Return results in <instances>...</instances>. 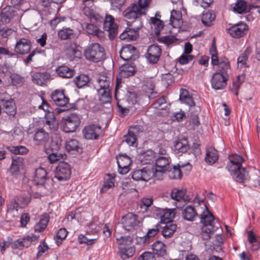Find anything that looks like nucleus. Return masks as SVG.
<instances>
[{
	"label": "nucleus",
	"instance_id": "obj_1",
	"mask_svg": "<svg viewBox=\"0 0 260 260\" xmlns=\"http://www.w3.org/2000/svg\"><path fill=\"white\" fill-rule=\"evenodd\" d=\"M211 56V63L217 66L218 69L213 74L211 79L212 88L215 90L223 89L227 85L231 72V66L228 59L225 57L218 56V53L215 44H212L209 50Z\"/></svg>",
	"mask_w": 260,
	"mask_h": 260
},
{
	"label": "nucleus",
	"instance_id": "obj_64",
	"mask_svg": "<svg viewBox=\"0 0 260 260\" xmlns=\"http://www.w3.org/2000/svg\"><path fill=\"white\" fill-rule=\"evenodd\" d=\"M138 260H156L153 252L145 251L138 258Z\"/></svg>",
	"mask_w": 260,
	"mask_h": 260
},
{
	"label": "nucleus",
	"instance_id": "obj_31",
	"mask_svg": "<svg viewBox=\"0 0 260 260\" xmlns=\"http://www.w3.org/2000/svg\"><path fill=\"white\" fill-rule=\"evenodd\" d=\"M183 218L187 221H194L198 216V214L194 207L191 205H187L183 209L182 213Z\"/></svg>",
	"mask_w": 260,
	"mask_h": 260
},
{
	"label": "nucleus",
	"instance_id": "obj_33",
	"mask_svg": "<svg viewBox=\"0 0 260 260\" xmlns=\"http://www.w3.org/2000/svg\"><path fill=\"white\" fill-rule=\"evenodd\" d=\"M179 99L182 103L185 104L190 107H194L196 105L192 96L185 89L181 88L180 89Z\"/></svg>",
	"mask_w": 260,
	"mask_h": 260
},
{
	"label": "nucleus",
	"instance_id": "obj_32",
	"mask_svg": "<svg viewBox=\"0 0 260 260\" xmlns=\"http://www.w3.org/2000/svg\"><path fill=\"white\" fill-rule=\"evenodd\" d=\"M175 209H162L160 211L161 222L170 223L175 215Z\"/></svg>",
	"mask_w": 260,
	"mask_h": 260
},
{
	"label": "nucleus",
	"instance_id": "obj_48",
	"mask_svg": "<svg viewBox=\"0 0 260 260\" xmlns=\"http://www.w3.org/2000/svg\"><path fill=\"white\" fill-rule=\"evenodd\" d=\"M74 81L76 86L80 88L87 84L89 81V78L88 75L81 74L77 76Z\"/></svg>",
	"mask_w": 260,
	"mask_h": 260
},
{
	"label": "nucleus",
	"instance_id": "obj_55",
	"mask_svg": "<svg viewBox=\"0 0 260 260\" xmlns=\"http://www.w3.org/2000/svg\"><path fill=\"white\" fill-rule=\"evenodd\" d=\"M141 162L145 161H156L157 159L156 153L152 150H147L141 154Z\"/></svg>",
	"mask_w": 260,
	"mask_h": 260
},
{
	"label": "nucleus",
	"instance_id": "obj_11",
	"mask_svg": "<svg viewBox=\"0 0 260 260\" xmlns=\"http://www.w3.org/2000/svg\"><path fill=\"white\" fill-rule=\"evenodd\" d=\"M71 176V169L69 164H58L54 172V177L59 181L69 180Z\"/></svg>",
	"mask_w": 260,
	"mask_h": 260
},
{
	"label": "nucleus",
	"instance_id": "obj_6",
	"mask_svg": "<svg viewBox=\"0 0 260 260\" xmlns=\"http://www.w3.org/2000/svg\"><path fill=\"white\" fill-rule=\"evenodd\" d=\"M47 174L44 168H37L35 171L34 181L36 185L44 186L48 191H50L54 185V181L52 178L48 177Z\"/></svg>",
	"mask_w": 260,
	"mask_h": 260
},
{
	"label": "nucleus",
	"instance_id": "obj_27",
	"mask_svg": "<svg viewBox=\"0 0 260 260\" xmlns=\"http://www.w3.org/2000/svg\"><path fill=\"white\" fill-rule=\"evenodd\" d=\"M152 252L157 257H162L167 254L166 245L161 241L157 240L152 245Z\"/></svg>",
	"mask_w": 260,
	"mask_h": 260
},
{
	"label": "nucleus",
	"instance_id": "obj_53",
	"mask_svg": "<svg viewBox=\"0 0 260 260\" xmlns=\"http://www.w3.org/2000/svg\"><path fill=\"white\" fill-rule=\"evenodd\" d=\"M158 154L159 156L157 157L155 162L159 161H164V162H171L172 160L170 157L169 154L167 153V151L164 148H160L158 151Z\"/></svg>",
	"mask_w": 260,
	"mask_h": 260
},
{
	"label": "nucleus",
	"instance_id": "obj_41",
	"mask_svg": "<svg viewBox=\"0 0 260 260\" xmlns=\"http://www.w3.org/2000/svg\"><path fill=\"white\" fill-rule=\"evenodd\" d=\"M57 74L61 78H70L74 75V71L66 66H61L56 69Z\"/></svg>",
	"mask_w": 260,
	"mask_h": 260
},
{
	"label": "nucleus",
	"instance_id": "obj_62",
	"mask_svg": "<svg viewBox=\"0 0 260 260\" xmlns=\"http://www.w3.org/2000/svg\"><path fill=\"white\" fill-rule=\"evenodd\" d=\"M68 234V232L64 228L60 229L57 232L55 240L57 245H59L62 242V240L64 239Z\"/></svg>",
	"mask_w": 260,
	"mask_h": 260
},
{
	"label": "nucleus",
	"instance_id": "obj_52",
	"mask_svg": "<svg viewBox=\"0 0 260 260\" xmlns=\"http://www.w3.org/2000/svg\"><path fill=\"white\" fill-rule=\"evenodd\" d=\"M243 82V79L240 75L237 76L236 79L233 81L230 90L235 95L237 96L238 95V90L240 89Z\"/></svg>",
	"mask_w": 260,
	"mask_h": 260
},
{
	"label": "nucleus",
	"instance_id": "obj_57",
	"mask_svg": "<svg viewBox=\"0 0 260 260\" xmlns=\"http://www.w3.org/2000/svg\"><path fill=\"white\" fill-rule=\"evenodd\" d=\"M23 169V164H11L9 171L12 176L17 177Z\"/></svg>",
	"mask_w": 260,
	"mask_h": 260
},
{
	"label": "nucleus",
	"instance_id": "obj_19",
	"mask_svg": "<svg viewBox=\"0 0 260 260\" xmlns=\"http://www.w3.org/2000/svg\"><path fill=\"white\" fill-rule=\"evenodd\" d=\"M120 56L124 60H135L137 57V50L134 46L126 45L121 49Z\"/></svg>",
	"mask_w": 260,
	"mask_h": 260
},
{
	"label": "nucleus",
	"instance_id": "obj_46",
	"mask_svg": "<svg viewBox=\"0 0 260 260\" xmlns=\"http://www.w3.org/2000/svg\"><path fill=\"white\" fill-rule=\"evenodd\" d=\"M172 199L177 201H181L182 200L184 201H188L190 200L188 196H185V190H174L171 193Z\"/></svg>",
	"mask_w": 260,
	"mask_h": 260
},
{
	"label": "nucleus",
	"instance_id": "obj_60",
	"mask_svg": "<svg viewBox=\"0 0 260 260\" xmlns=\"http://www.w3.org/2000/svg\"><path fill=\"white\" fill-rule=\"evenodd\" d=\"M38 237L31 234L30 235H27L20 238L22 242L23 245L24 247H28L32 242H36L38 240Z\"/></svg>",
	"mask_w": 260,
	"mask_h": 260
},
{
	"label": "nucleus",
	"instance_id": "obj_42",
	"mask_svg": "<svg viewBox=\"0 0 260 260\" xmlns=\"http://www.w3.org/2000/svg\"><path fill=\"white\" fill-rule=\"evenodd\" d=\"M216 17L215 12L212 10H209L204 13L202 17L203 23L207 26H211Z\"/></svg>",
	"mask_w": 260,
	"mask_h": 260
},
{
	"label": "nucleus",
	"instance_id": "obj_17",
	"mask_svg": "<svg viewBox=\"0 0 260 260\" xmlns=\"http://www.w3.org/2000/svg\"><path fill=\"white\" fill-rule=\"evenodd\" d=\"M31 47V42L30 40L26 38H21L17 41L15 46V52L17 54L23 55L29 52Z\"/></svg>",
	"mask_w": 260,
	"mask_h": 260
},
{
	"label": "nucleus",
	"instance_id": "obj_40",
	"mask_svg": "<svg viewBox=\"0 0 260 260\" xmlns=\"http://www.w3.org/2000/svg\"><path fill=\"white\" fill-rule=\"evenodd\" d=\"M170 24L174 27H179L181 26L182 21V14L179 11L173 10L171 11Z\"/></svg>",
	"mask_w": 260,
	"mask_h": 260
},
{
	"label": "nucleus",
	"instance_id": "obj_38",
	"mask_svg": "<svg viewBox=\"0 0 260 260\" xmlns=\"http://www.w3.org/2000/svg\"><path fill=\"white\" fill-rule=\"evenodd\" d=\"M57 36L61 40L72 39L75 37V30L70 27H63L58 31Z\"/></svg>",
	"mask_w": 260,
	"mask_h": 260
},
{
	"label": "nucleus",
	"instance_id": "obj_49",
	"mask_svg": "<svg viewBox=\"0 0 260 260\" xmlns=\"http://www.w3.org/2000/svg\"><path fill=\"white\" fill-rule=\"evenodd\" d=\"M247 6V3L245 1L243 0H237L236 3L234 4L233 10L238 14H242L246 11Z\"/></svg>",
	"mask_w": 260,
	"mask_h": 260
},
{
	"label": "nucleus",
	"instance_id": "obj_56",
	"mask_svg": "<svg viewBox=\"0 0 260 260\" xmlns=\"http://www.w3.org/2000/svg\"><path fill=\"white\" fill-rule=\"evenodd\" d=\"M154 85L151 81L147 82L144 90L149 99H154L156 96L157 93L154 91Z\"/></svg>",
	"mask_w": 260,
	"mask_h": 260
},
{
	"label": "nucleus",
	"instance_id": "obj_21",
	"mask_svg": "<svg viewBox=\"0 0 260 260\" xmlns=\"http://www.w3.org/2000/svg\"><path fill=\"white\" fill-rule=\"evenodd\" d=\"M49 135L44 129L40 128L35 131L33 141L37 145H45L49 140Z\"/></svg>",
	"mask_w": 260,
	"mask_h": 260
},
{
	"label": "nucleus",
	"instance_id": "obj_47",
	"mask_svg": "<svg viewBox=\"0 0 260 260\" xmlns=\"http://www.w3.org/2000/svg\"><path fill=\"white\" fill-rule=\"evenodd\" d=\"M139 94L137 90L133 88L128 89L127 93V101L131 104H135L138 102Z\"/></svg>",
	"mask_w": 260,
	"mask_h": 260
},
{
	"label": "nucleus",
	"instance_id": "obj_18",
	"mask_svg": "<svg viewBox=\"0 0 260 260\" xmlns=\"http://www.w3.org/2000/svg\"><path fill=\"white\" fill-rule=\"evenodd\" d=\"M101 131V126L97 124H90L85 126L82 132L85 139L92 140L98 138Z\"/></svg>",
	"mask_w": 260,
	"mask_h": 260
},
{
	"label": "nucleus",
	"instance_id": "obj_4",
	"mask_svg": "<svg viewBox=\"0 0 260 260\" xmlns=\"http://www.w3.org/2000/svg\"><path fill=\"white\" fill-rule=\"evenodd\" d=\"M111 79L105 75H100L95 85L99 100L102 104L110 103L111 100Z\"/></svg>",
	"mask_w": 260,
	"mask_h": 260
},
{
	"label": "nucleus",
	"instance_id": "obj_26",
	"mask_svg": "<svg viewBox=\"0 0 260 260\" xmlns=\"http://www.w3.org/2000/svg\"><path fill=\"white\" fill-rule=\"evenodd\" d=\"M136 72V67L133 63H125L120 67L118 75L120 77L128 78L133 76Z\"/></svg>",
	"mask_w": 260,
	"mask_h": 260
},
{
	"label": "nucleus",
	"instance_id": "obj_13",
	"mask_svg": "<svg viewBox=\"0 0 260 260\" xmlns=\"http://www.w3.org/2000/svg\"><path fill=\"white\" fill-rule=\"evenodd\" d=\"M103 28L108 32L111 40H113L117 35L118 25L115 22L113 16L107 14L103 22Z\"/></svg>",
	"mask_w": 260,
	"mask_h": 260
},
{
	"label": "nucleus",
	"instance_id": "obj_36",
	"mask_svg": "<svg viewBox=\"0 0 260 260\" xmlns=\"http://www.w3.org/2000/svg\"><path fill=\"white\" fill-rule=\"evenodd\" d=\"M49 218V215L47 213L42 215L39 221L34 226L35 231L38 233L44 231L48 224Z\"/></svg>",
	"mask_w": 260,
	"mask_h": 260
},
{
	"label": "nucleus",
	"instance_id": "obj_59",
	"mask_svg": "<svg viewBox=\"0 0 260 260\" xmlns=\"http://www.w3.org/2000/svg\"><path fill=\"white\" fill-rule=\"evenodd\" d=\"M124 138L125 141L128 145L135 147L137 146L136 136L133 132L128 131V133L125 135Z\"/></svg>",
	"mask_w": 260,
	"mask_h": 260
},
{
	"label": "nucleus",
	"instance_id": "obj_12",
	"mask_svg": "<svg viewBox=\"0 0 260 260\" xmlns=\"http://www.w3.org/2000/svg\"><path fill=\"white\" fill-rule=\"evenodd\" d=\"M248 29V26L245 22L240 21L228 28L227 31L232 37L240 38L246 35Z\"/></svg>",
	"mask_w": 260,
	"mask_h": 260
},
{
	"label": "nucleus",
	"instance_id": "obj_43",
	"mask_svg": "<svg viewBox=\"0 0 260 260\" xmlns=\"http://www.w3.org/2000/svg\"><path fill=\"white\" fill-rule=\"evenodd\" d=\"M161 229H162L161 234L164 238L167 239L173 236L176 230L177 225L176 224L171 222L170 223H167L166 225Z\"/></svg>",
	"mask_w": 260,
	"mask_h": 260
},
{
	"label": "nucleus",
	"instance_id": "obj_61",
	"mask_svg": "<svg viewBox=\"0 0 260 260\" xmlns=\"http://www.w3.org/2000/svg\"><path fill=\"white\" fill-rule=\"evenodd\" d=\"M49 247L47 243L44 241H42L38 247V252L36 258L39 259L44 255L47 254Z\"/></svg>",
	"mask_w": 260,
	"mask_h": 260
},
{
	"label": "nucleus",
	"instance_id": "obj_14",
	"mask_svg": "<svg viewBox=\"0 0 260 260\" xmlns=\"http://www.w3.org/2000/svg\"><path fill=\"white\" fill-rule=\"evenodd\" d=\"M51 99L53 102L58 106L66 107V109H64L62 111L68 110L70 108L68 104L69 102V99L63 90H55L51 95Z\"/></svg>",
	"mask_w": 260,
	"mask_h": 260
},
{
	"label": "nucleus",
	"instance_id": "obj_50",
	"mask_svg": "<svg viewBox=\"0 0 260 260\" xmlns=\"http://www.w3.org/2000/svg\"><path fill=\"white\" fill-rule=\"evenodd\" d=\"M174 166L173 168L169 171V178L171 179H180L182 178V172L179 164Z\"/></svg>",
	"mask_w": 260,
	"mask_h": 260
},
{
	"label": "nucleus",
	"instance_id": "obj_2",
	"mask_svg": "<svg viewBox=\"0 0 260 260\" xmlns=\"http://www.w3.org/2000/svg\"><path fill=\"white\" fill-rule=\"evenodd\" d=\"M151 0H139L137 3L133 4L123 12V16L128 19H134L131 26L134 29H140L143 26L140 17L145 14Z\"/></svg>",
	"mask_w": 260,
	"mask_h": 260
},
{
	"label": "nucleus",
	"instance_id": "obj_9",
	"mask_svg": "<svg viewBox=\"0 0 260 260\" xmlns=\"http://www.w3.org/2000/svg\"><path fill=\"white\" fill-rule=\"evenodd\" d=\"M80 122L78 115L71 114L62 118L60 128L66 133H73L76 131Z\"/></svg>",
	"mask_w": 260,
	"mask_h": 260
},
{
	"label": "nucleus",
	"instance_id": "obj_5",
	"mask_svg": "<svg viewBox=\"0 0 260 260\" xmlns=\"http://www.w3.org/2000/svg\"><path fill=\"white\" fill-rule=\"evenodd\" d=\"M61 142V138L58 134H55L52 138L50 147L52 152L48 156V158L50 162H55L56 161H59V162H65L64 160L67 158V155L66 154H58L55 152L60 149Z\"/></svg>",
	"mask_w": 260,
	"mask_h": 260
},
{
	"label": "nucleus",
	"instance_id": "obj_54",
	"mask_svg": "<svg viewBox=\"0 0 260 260\" xmlns=\"http://www.w3.org/2000/svg\"><path fill=\"white\" fill-rule=\"evenodd\" d=\"M14 198L17 201V205L21 208L26 206L30 201V197L27 194L17 196Z\"/></svg>",
	"mask_w": 260,
	"mask_h": 260
},
{
	"label": "nucleus",
	"instance_id": "obj_51",
	"mask_svg": "<svg viewBox=\"0 0 260 260\" xmlns=\"http://www.w3.org/2000/svg\"><path fill=\"white\" fill-rule=\"evenodd\" d=\"M248 240L252 245V249L256 250L260 249V242L257 240L255 235L252 231L248 232Z\"/></svg>",
	"mask_w": 260,
	"mask_h": 260
},
{
	"label": "nucleus",
	"instance_id": "obj_23",
	"mask_svg": "<svg viewBox=\"0 0 260 260\" xmlns=\"http://www.w3.org/2000/svg\"><path fill=\"white\" fill-rule=\"evenodd\" d=\"M0 103L3 106V110L9 116H14L16 113L15 103L13 99L8 100L1 99Z\"/></svg>",
	"mask_w": 260,
	"mask_h": 260
},
{
	"label": "nucleus",
	"instance_id": "obj_45",
	"mask_svg": "<svg viewBox=\"0 0 260 260\" xmlns=\"http://www.w3.org/2000/svg\"><path fill=\"white\" fill-rule=\"evenodd\" d=\"M133 241V238L132 236H121L116 238V243L118 245V247H125L131 246Z\"/></svg>",
	"mask_w": 260,
	"mask_h": 260
},
{
	"label": "nucleus",
	"instance_id": "obj_7",
	"mask_svg": "<svg viewBox=\"0 0 260 260\" xmlns=\"http://www.w3.org/2000/svg\"><path fill=\"white\" fill-rule=\"evenodd\" d=\"M84 56L87 60L99 62L104 57V49L98 43L91 44L85 49Z\"/></svg>",
	"mask_w": 260,
	"mask_h": 260
},
{
	"label": "nucleus",
	"instance_id": "obj_34",
	"mask_svg": "<svg viewBox=\"0 0 260 260\" xmlns=\"http://www.w3.org/2000/svg\"><path fill=\"white\" fill-rule=\"evenodd\" d=\"M252 52V49L250 47H247L244 51L240 55L237 59L238 67L240 68L248 67L247 61Z\"/></svg>",
	"mask_w": 260,
	"mask_h": 260
},
{
	"label": "nucleus",
	"instance_id": "obj_39",
	"mask_svg": "<svg viewBox=\"0 0 260 260\" xmlns=\"http://www.w3.org/2000/svg\"><path fill=\"white\" fill-rule=\"evenodd\" d=\"M136 249L135 246H130L125 247H118V253L123 260L129 258L135 254Z\"/></svg>",
	"mask_w": 260,
	"mask_h": 260
},
{
	"label": "nucleus",
	"instance_id": "obj_25",
	"mask_svg": "<svg viewBox=\"0 0 260 260\" xmlns=\"http://www.w3.org/2000/svg\"><path fill=\"white\" fill-rule=\"evenodd\" d=\"M132 178L136 181H148L151 178V172L149 169L144 168L141 170L135 171L132 174Z\"/></svg>",
	"mask_w": 260,
	"mask_h": 260
},
{
	"label": "nucleus",
	"instance_id": "obj_58",
	"mask_svg": "<svg viewBox=\"0 0 260 260\" xmlns=\"http://www.w3.org/2000/svg\"><path fill=\"white\" fill-rule=\"evenodd\" d=\"M7 149L12 153L15 154H19L23 155L26 154L28 152V149L23 146H8Z\"/></svg>",
	"mask_w": 260,
	"mask_h": 260
},
{
	"label": "nucleus",
	"instance_id": "obj_29",
	"mask_svg": "<svg viewBox=\"0 0 260 260\" xmlns=\"http://www.w3.org/2000/svg\"><path fill=\"white\" fill-rule=\"evenodd\" d=\"M219 158V154L216 149L212 146H208L206 147V162H216Z\"/></svg>",
	"mask_w": 260,
	"mask_h": 260
},
{
	"label": "nucleus",
	"instance_id": "obj_10",
	"mask_svg": "<svg viewBox=\"0 0 260 260\" xmlns=\"http://www.w3.org/2000/svg\"><path fill=\"white\" fill-rule=\"evenodd\" d=\"M121 223L125 230L133 232L140 226V221L138 215L129 212L122 216Z\"/></svg>",
	"mask_w": 260,
	"mask_h": 260
},
{
	"label": "nucleus",
	"instance_id": "obj_37",
	"mask_svg": "<svg viewBox=\"0 0 260 260\" xmlns=\"http://www.w3.org/2000/svg\"><path fill=\"white\" fill-rule=\"evenodd\" d=\"M174 151L176 153H183L186 152L189 148L187 139L183 138L176 141L174 144Z\"/></svg>",
	"mask_w": 260,
	"mask_h": 260
},
{
	"label": "nucleus",
	"instance_id": "obj_15",
	"mask_svg": "<svg viewBox=\"0 0 260 260\" xmlns=\"http://www.w3.org/2000/svg\"><path fill=\"white\" fill-rule=\"evenodd\" d=\"M161 228V223H157L154 225V228L149 229L145 236L137 237L136 238L137 242L144 245L149 244L152 241L153 237L158 233Z\"/></svg>",
	"mask_w": 260,
	"mask_h": 260
},
{
	"label": "nucleus",
	"instance_id": "obj_8",
	"mask_svg": "<svg viewBox=\"0 0 260 260\" xmlns=\"http://www.w3.org/2000/svg\"><path fill=\"white\" fill-rule=\"evenodd\" d=\"M226 167L236 181L243 183L248 179V171L242 164H229Z\"/></svg>",
	"mask_w": 260,
	"mask_h": 260
},
{
	"label": "nucleus",
	"instance_id": "obj_63",
	"mask_svg": "<svg viewBox=\"0 0 260 260\" xmlns=\"http://www.w3.org/2000/svg\"><path fill=\"white\" fill-rule=\"evenodd\" d=\"M132 29L134 30L133 32V34H131L132 32L131 31H127L126 32H123L122 34L120 35V38L121 40H136L137 38V31L139 29H134L132 27Z\"/></svg>",
	"mask_w": 260,
	"mask_h": 260
},
{
	"label": "nucleus",
	"instance_id": "obj_3",
	"mask_svg": "<svg viewBox=\"0 0 260 260\" xmlns=\"http://www.w3.org/2000/svg\"><path fill=\"white\" fill-rule=\"evenodd\" d=\"M200 222L202 224V235L204 239L210 238V234L216 231L220 226L219 223L216 221L214 215L206 207L200 215Z\"/></svg>",
	"mask_w": 260,
	"mask_h": 260
},
{
	"label": "nucleus",
	"instance_id": "obj_16",
	"mask_svg": "<svg viewBox=\"0 0 260 260\" xmlns=\"http://www.w3.org/2000/svg\"><path fill=\"white\" fill-rule=\"evenodd\" d=\"M64 52L71 60L75 58H79L81 56V52L79 49V46L73 42H68L64 44Z\"/></svg>",
	"mask_w": 260,
	"mask_h": 260
},
{
	"label": "nucleus",
	"instance_id": "obj_22",
	"mask_svg": "<svg viewBox=\"0 0 260 260\" xmlns=\"http://www.w3.org/2000/svg\"><path fill=\"white\" fill-rule=\"evenodd\" d=\"M116 176L115 173H107L105 175L103 184L100 190L101 193L106 192L115 187Z\"/></svg>",
	"mask_w": 260,
	"mask_h": 260
},
{
	"label": "nucleus",
	"instance_id": "obj_35",
	"mask_svg": "<svg viewBox=\"0 0 260 260\" xmlns=\"http://www.w3.org/2000/svg\"><path fill=\"white\" fill-rule=\"evenodd\" d=\"M83 14L86 16L90 21L92 23H99L103 21V18L99 14H96L93 10L88 7H84L83 9Z\"/></svg>",
	"mask_w": 260,
	"mask_h": 260
},
{
	"label": "nucleus",
	"instance_id": "obj_44",
	"mask_svg": "<svg viewBox=\"0 0 260 260\" xmlns=\"http://www.w3.org/2000/svg\"><path fill=\"white\" fill-rule=\"evenodd\" d=\"M66 148L68 152L72 154L79 152L80 149L79 146V142L75 139H70L67 141Z\"/></svg>",
	"mask_w": 260,
	"mask_h": 260
},
{
	"label": "nucleus",
	"instance_id": "obj_28",
	"mask_svg": "<svg viewBox=\"0 0 260 260\" xmlns=\"http://www.w3.org/2000/svg\"><path fill=\"white\" fill-rule=\"evenodd\" d=\"M50 77V75L47 72L35 73L32 76V81L39 85L46 84Z\"/></svg>",
	"mask_w": 260,
	"mask_h": 260
},
{
	"label": "nucleus",
	"instance_id": "obj_20",
	"mask_svg": "<svg viewBox=\"0 0 260 260\" xmlns=\"http://www.w3.org/2000/svg\"><path fill=\"white\" fill-rule=\"evenodd\" d=\"M161 53V49L158 45H152L149 47L146 57L150 63H155L158 61Z\"/></svg>",
	"mask_w": 260,
	"mask_h": 260
},
{
	"label": "nucleus",
	"instance_id": "obj_24",
	"mask_svg": "<svg viewBox=\"0 0 260 260\" xmlns=\"http://www.w3.org/2000/svg\"><path fill=\"white\" fill-rule=\"evenodd\" d=\"M155 166L149 171L151 172V178L154 177L156 180H160L162 179L163 174L169 169L170 164H166L163 166L158 165L155 164Z\"/></svg>",
	"mask_w": 260,
	"mask_h": 260
},
{
	"label": "nucleus",
	"instance_id": "obj_30",
	"mask_svg": "<svg viewBox=\"0 0 260 260\" xmlns=\"http://www.w3.org/2000/svg\"><path fill=\"white\" fill-rule=\"evenodd\" d=\"M83 28L89 35L96 36L100 39L104 37V32L92 23H84Z\"/></svg>",
	"mask_w": 260,
	"mask_h": 260
}]
</instances>
